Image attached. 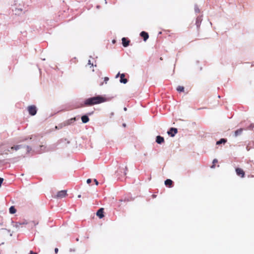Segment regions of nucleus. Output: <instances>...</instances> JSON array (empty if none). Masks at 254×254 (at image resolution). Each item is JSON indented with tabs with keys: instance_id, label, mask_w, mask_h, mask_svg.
Returning <instances> with one entry per match:
<instances>
[{
	"instance_id": "nucleus-20",
	"label": "nucleus",
	"mask_w": 254,
	"mask_h": 254,
	"mask_svg": "<svg viewBox=\"0 0 254 254\" xmlns=\"http://www.w3.org/2000/svg\"><path fill=\"white\" fill-rule=\"evenodd\" d=\"M217 163H218L217 159H214L213 161H212V164H213L211 166V168H214L215 164H216Z\"/></svg>"
},
{
	"instance_id": "nucleus-29",
	"label": "nucleus",
	"mask_w": 254,
	"mask_h": 254,
	"mask_svg": "<svg viewBox=\"0 0 254 254\" xmlns=\"http://www.w3.org/2000/svg\"><path fill=\"white\" fill-rule=\"evenodd\" d=\"M119 75H120V73H119L118 74H117L116 75V78L118 77V76H119Z\"/></svg>"
},
{
	"instance_id": "nucleus-1",
	"label": "nucleus",
	"mask_w": 254,
	"mask_h": 254,
	"mask_svg": "<svg viewBox=\"0 0 254 254\" xmlns=\"http://www.w3.org/2000/svg\"><path fill=\"white\" fill-rule=\"evenodd\" d=\"M107 101V99L103 96H97L94 97L87 98L84 102L85 106H91L96 104H100Z\"/></svg>"
},
{
	"instance_id": "nucleus-31",
	"label": "nucleus",
	"mask_w": 254,
	"mask_h": 254,
	"mask_svg": "<svg viewBox=\"0 0 254 254\" xmlns=\"http://www.w3.org/2000/svg\"><path fill=\"white\" fill-rule=\"evenodd\" d=\"M1 225V223H0V226Z\"/></svg>"
},
{
	"instance_id": "nucleus-5",
	"label": "nucleus",
	"mask_w": 254,
	"mask_h": 254,
	"mask_svg": "<svg viewBox=\"0 0 254 254\" xmlns=\"http://www.w3.org/2000/svg\"><path fill=\"white\" fill-rule=\"evenodd\" d=\"M178 129L177 128L171 127L169 130L167 131V133L171 137H174L175 135L177 133Z\"/></svg>"
},
{
	"instance_id": "nucleus-30",
	"label": "nucleus",
	"mask_w": 254,
	"mask_h": 254,
	"mask_svg": "<svg viewBox=\"0 0 254 254\" xmlns=\"http://www.w3.org/2000/svg\"><path fill=\"white\" fill-rule=\"evenodd\" d=\"M78 197L79 198L81 197V195H80V194L78 195Z\"/></svg>"
},
{
	"instance_id": "nucleus-7",
	"label": "nucleus",
	"mask_w": 254,
	"mask_h": 254,
	"mask_svg": "<svg viewBox=\"0 0 254 254\" xmlns=\"http://www.w3.org/2000/svg\"><path fill=\"white\" fill-rule=\"evenodd\" d=\"M96 215L100 218H103L104 217V208H100L97 212Z\"/></svg>"
},
{
	"instance_id": "nucleus-2",
	"label": "nucleus",
	"mask_w": 254,
	"mask_h": 254,
	"mask_svg": "<svg viewBox=\"0 0 254 254\" xmlns=\"http://www.w3.org/2000/svg\"><path fill=\"white\" fill-rule=\"evenodd\" d=\"M27 111L31 116H34L37 112V107L35 105L29 106L27 107Z\"/></svg>"
},
{
	"instance_id": "nucleus-28",
	"label": "nucleus",
	"mask_w": 254,
	"mask_h": 254,
	"mask_svg": "<svg viewBox=\"0 0 254 254\" xmlns=\"http://www.w3.org/2000/svg\"><path fill=\"white\" fill-rule=\"evenodd\" d=\"M55 253H57L58 252V249L57 248L55 249Z\"/></svg>"
},
{
	"instance_id": "nucleus-27",
	"label": "nucleus",
	"mask_w": 254,
	"mask_h": 254,
	"mask_svg": "<svg viewBox=\"0 0 254 254\" xmlns=\"http://www.w3.org/2000/svg\"><path fill=\"white\" fill-rule=\"evenodd\" d=\"M29 254H37L36 253H35L32 251H30Z\"/></svg>"
},
{
	"instance_id": "nucleus-10",
	"label": "nucleus",
	"mask_w": 254,
	"mask_h": 254,
	"mask_svg": "<svg viewBox=\"0 0 254 254\" xmlns=\"http://www.w3.org/2000/svg\"><path fill=\"white\" fill-rule=\"evenodd\" d=\"M173 183V182L170 180V179H167L165 181V184L166 186H168L169 188H171L172 187V184Z\"/></svg>"
},
{
	"instance_id": "nucleus-14",
	"label": "nucleus",
	"mask_w": 254,
	"mask_h": 254,
	"mask_svg": "<svg viewBox=\"0 0 254 254\" xmlns=\"http://www.w3.org/2000/svg\"><path fill=\"white\" fill-rule=\"evenodd\" d=\"M118 172H120L121 173H123L125 176L127 174V166L125 167V168H123L122 169H120L118 171Z\"/></svg>"
},
{
	"instance_id": "nucleus-9",
	"label": "nucleus",
	"mask_w": 254,
	"mask_h": 254,
	"mask_svg": "<svg viewBox=\"0 0 254 254\" xmlns=\"http://www.w3.org/2000/svg\"><path fill=\"white\" fill-rule=\"evenodd\" d=\"M125 75L124 73H122L120 75V82L124 84H126L127 83V79L125 78Z\"/></svg>"
},
{
	"instance_id": "nucleus-17",
	"label": "nucleus",
	"mask_w": 254,
	"mask_h": 254,
	"mask_svg": "<svg viewBox=\"0 0 254 254\" xmlns=\"http://www.w3.org/2000/svg\"><path fill=\"white\" fill-rule=\"evenodd\" d=\"M9 212L11 214H14L16 212V209L14 206H11L9 208Z\"/></svg>"
},
{
	"instance_id": "nucleus-25",
	"label": "nucleus",
	"mask_w": 254,
	"mask_h": 254,
	"mask_svg": "<svg viewBox=\"0 0 254 254\" xmlns=\"http://www.w3.org/2000/svg\"><path fill=\"white\" fill-rule=\"evenodd\" d=\"M26 148H27V152H29L31 150V148H30V147L27 146Z\"/></svg>"
},
{
	"instance_id": "nucleus-13",
	"label": "nucleus",
	"mask_w": 254,
	"mask_h": 254,
	"mask_svg": "<svg viewBox=\"0 0 254 254\" xmlns=\"http://www.w3.org/2000/svg\"><path fill=\"white\" fill-rule=\"evenodd\" d=\"M243 131V128H239L235 131V136L236 137L239 135H241Z\"/></svg>"
},
{
	"instance_id": "nucleus-19",
	"label": "nucleus",
	"mask_w": 254,
	"mask_h": 254,
	"mask_svg": "<svg viewBox=\"0 0 254 254\" xmlns=\"http://www.w3.org/2000/svg\"><path fill=\"white\" fill-rule=\"evenodd\" d=\"M76 120V119L75 118H71V119H70L69 120H68L66 122V124L65 125L66 126H68V125H69L70 123H71L73 121H74Z\"/></svg>"
},
{
	"instance_id": "nucleus-21",
	"label": "nucleus",
	"mask_w": 254,
	"mask_h": 254,
	"mask_svg": "<svg viewBox=\"0 0 254 254\" xmlns=\"http://www.w3.org/2000/svg\"><path fill=\"white\" fill-rule=\"evenodd\" d=\"M194 10H195V11L196 12H200V10L198 9L197 6H195Z\"/></svg>"
},
{
	"instance_id": "nucleus-8",
	"label": "nucleus",
	"mask_w": 254,
	"mask_h": 254,
	"mask_svg": "<svg viewBox=\"0 0 254 254\" xmlns=\"http://www.w3.org/2000/svg\"><path fill=\"white\" fill-rule=\"evenodd\" d=\"M156 142L158 144H161L164 142V138L161 136H158L156 138Z\"/></svg>"
},
{
	"instance_id": "nucleus-12",
	"label": "nucleus",
	"mask_w": 254,
	"mask_h": 254,
	"mask_svg": "<svg viewBox=\"0 0 254 254\" xmlns=\"http://www.w3.org/2000/svg\"><path fill=\"white\" fill-rule=\"evenodd\" d=\"M81 121L83 123H87L89 121V117L86 115H83L81 117Z\"/></svg>"
},
{
	"instance_id": "nucleus-23",
	"label": "nucleus",
	"mask_w": 254,
	"mask_h": 254,
	"mask_svg": "<svg viewBox=\"0 0 254 254\" xmlns=\"http://www.w3.org/2000/svg\"><path fill=\"white\" fill-rule=\"evenodd\" d=\"M86 182L87 184H90L91 182V179H88L87 180Z\"/></svg>"
},
{
	"instance_id": "nucleus-11",
	"label": "nucleus",
	"mask_w": 254,
	"mask_h": 254,
	"mask_svg": "<svg viewBox=\"0 0 254 254\" xmlns=\"http://www.w3.org/2000/svg\"><path fill=\"white\" fill-rule=\"evenodd\" d=\"M122 44L124 47H127L129 43V41L127 40L126 38L124 37L122 38Z\"/></svg>"
},
{
	"instance_id": "nucleus-26",
	"label": "nucleus",
	"mask_w": 254,
	"mask_h": 254,
	"mask_svg": "<svg viewBox=\"0 0 254 254\" xmlns=\"http://www.w3.org/2000/svg\"><path fill=\"white\" fill-rule=\"evenodd\" d=\"M94 181L95 182L96 185L97 186L98 185V182L97 180L96 179H94Z\"/></svg>"
},
{
	"instance_id": "nucleus-15",
	"label": "nucleus",
	"mask_w": 254,
	"mask_h": 254,
	"mask_svg": "<svg viewBox=\"0 0 254 254\" xmlns=\"http://www.w3.org/2000/svg\"><path fill=\"white\" fill-rule=\"evenodd\" d=\"M22 147V146L21 145H16L13 147H11V150H18L20 148H21Z\"/></svg>"
},
{
	"instance_id": "nucleus-3",
	"label": "nucleus",
	"mask_w": 254,
	"mask_h": 254,
	"mask_svg": "<svg viewBox=\"0 0 254 254\" xmlns=\"http://www.w3.org/2000/svg\"><path fill=\"white\" fill-rule=\"evenodd\" d=\"M67 195V190H60L55 196L56 198H62Z\"/></svg>"
},
{
	"instance_id": "nucleus-4",
	"label": "nucleus",
	"mask_w": 254,
	"mask_h": 254,
	"mask_svg": "<svg viewBox=\"0 0 254 254\" xmlns=\"http://www.w3.org/2000/svg\"><path fill=\"white\" fill-rule=\"evenodd\" d=\"M235 171L237 176L240 177L242 178H244L245 177V173L242 168H236Z\"/></svg>"
},
{
	"instance_id": "nucleus-16",
	"label": "nucleus",
	"mask_w": 254,
	"mask_h": 254,
	"mask_svg": "<svg viewBox=\"0 0 254 254\" xmlns=\"http://www.w3.org/2000/svg\"><path fill=\"white\" fill-rule=\"evenodd\" d=\"M227 142V139L225 138H221L219 141H217L216 144L217 145L220 144L222 143H224Z\"/></svg>"
},
{
	"instance_id": "nucleus-18",
	"label": "nucleus",
	"mask_w": 254,
	"mask_h": 254,
	"mask_svg": "<svg viewBox=\"0 0 254 254\" xmlns=\"http://www.w3.org/2000/svg\"><path fill=\"white\" fill-rule=\"evenodd\" d=\"M177 90L179 92H184V88L182 86H178L177 88Z\"/></svg>"
},
{
	"instance_id": "nucleus-6",
	"label": "nucleus",
	"mask_w": 254,
	"mask_h": 254,
	"mask_svg": "<svg viewBox=\"0 0 254 254\" xmlns=\"http://www.w3.org/2000/svg\"><path fill=\"white\" fill-rule=\"evenodd\" d=\"M140 36L144 39V41H146L149 38V35L147 32L143 31L140 33Z\"/></svg>"
},
{
	"instance_id": "nucleus-24",
	"label": "nucleus",
	"mask_w": 254,
	"mask_h": 254,
	"mask_svg": "<svg viewBox=\"0 0 254 254\" xmlns=\"http://www.w3.org/2000/svg\"><path fill=\"white\" fill-rule=\"evenodd\" d=\"M2 181H3V178H0V188L1 187V184L2 183Z\"/></svg>"
},
{
	"instance_id": "nucleus-22",
	"label": "nucleus",
	"mask_w": 254,
	"mask_h": 254,
	"mask_svg": "<svg viewBox=\"0 0 254 254\" xmlns=\"http://www.w3.org/2000/svg\"><path fill=\"white\" fill-rule=\"evenodd\" d=\"M109 78L108 77H105L104 78V81L106 83H107V81L109 80Z\"/></svg>"
}]
</instances>
